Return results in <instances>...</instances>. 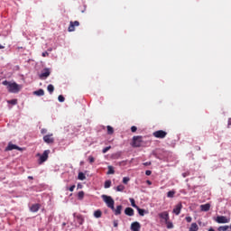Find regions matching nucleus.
<instances>
[{
  "label": "nucleus",
  "instance_id": "24",
  "mask_svg": "<svg viewBox=\"0 0 231 231\" xmlns=\"http://www.w3.org/2000/svg\"><path fill=\"white\" fill-rule=\"evenodd\" d=\"M47 91H49L50 95H51L53 91H55V87H53L51 84L48 85Z\"/></svg>",
  "mask_w": 231,
  "mask_h": 231
},
{
  "label": "nucleus",
  "instance_id": "37",
  "mask_svg": "<svg viewBox=\"0 0 231 231\" xmlns=\"http://www.w3.org/2000/svg\"><path fill=\"white\" fill-rule=\"evenodd\" d=\"M58 100H59V102H64V101L66 100V98H64V96L60 95V96L58 97Z\"/></svg>",
  "mask_w": 231,
  "mask_h": 231
},
{
  "label": "nucleus",
  "instance_id": "45",
  "mask_svg": "<svg viewBox=\"0 0 231 231\" xmlns=\"http://www.w3.org/2000/svg\"><path fill=\"white\" fill-rule=\"evenodd\" d=\"M113 225L116 228V226H118V220H114Z\"/></svg>",
  "mask_w": 231,
  "mask_h": 231
},
{
  "label": "nucleus",
  "instance_id": "51",
  "mask_svg": "<svg viewBox=\"0 0 231 231\" xmlns=\"http://www.w3.org/2000/svg\"><path fill=\"white\" fill-rule=\"evenodd\" d=\"M28 179L29 180H33V177L32 176H29Z\"/></svg>",
  "mask_w": 231,
  "mask_h": 231
},
{
  "label": "nucleus",
  "instance_id": "7",
  "mask_svg": "<svg viewBox=\"0 0 231 231\" xmlns=\"http://www.w3.org/2000/svg\"><path fill=\"white\" fill-rule=\"evenodd\" d=\"M43 142H45V143H54L55 138H53V134L43 136Z\"/></svg>",
  "mask_w": 231,
  "mask_h": 231
},
{
  "label": "nucleus",
  "instance_id": "20",
  "mask_svg": "<svg viewBox=\"0 0 231 231\" xmlns=\"http://www.w3.org/2000/svg\"><path fill=\"white\" fill-rule=\"evenodd\" d=\"M198 230H199V226H198V224L192 223L189 227V231H198Z\"/></svg>",
  "mask_w": 231,
  "mask_h": 231
},
{
  "label": "nucleus",
  "instance_id": "49",
  "mask_svg": "<svg viewBox=\"0 0 231 231\" xmlns=\"http://www.w3.org/2000/svg\"><path fill=\"white\" fill-rule=\"evenodd\" d=\"M0 50H5V46L0 44Z\"/></svg>",
  "mask_w": 231,
  "mask_h": 231
},
{
  "label": "nucleus",
  "instance_id": "26",
  "mask_svg": "<svg viewBox=\"0 0 231 231\" xmlns=\"http://www.w3.org/2000/svg\"><path fill=\"white\" fill-rule=\"evenodd\" d=\"M78 179L80 180V181H84V180H86V175L84 174V172H79L78 175Z\"/></svg>",
  "mask_w": 231,
  "mask_h": 231
},
{
  "label": "nucleus",
  "instance_id": "46",
  "mask_svg": "<svg viewBox=\"0 0 231 231\" xmlns=\"http://www.w3.org/2000/svg\"><path fill=\"white\" fill-rule=\"evenodd\" d=\"M145 174H146V176H151V174H152V171L147 170V171H145Z\"/></svg>",
  "mask_w": 231,
  "mask_h": 231
},
{
  "label": "nucleus",
  "instance_id": "5",
  "mask_svg": "<svg viewBox=\"0 0 231 231\" xmlns=\"http://www.w3.org/2000/svg\"><path fill=\"white\" fill-rule=\"evenodd\" d=\"M153 136L154 138H161L163 139L165 138V136H167V132L163 131V130H158L153 132Z\"/></svg>",
  "mask_w": 231,
  "mask_h": 231
},
{
  "label": "nucleus",
  "instance_id": "28",
  "mask_svg": "<svg viewBox=\"0 0 231 231\" xmlns=\"http://www.w3.org/2000/svg\"><path fill=\"white\" fill-rule=\"evenodd\" d=\"M136 210L138 211L139 216H145V209H142L138 207L136 208Z\"/></svg>",
  "mask_w": 231,
  "mask_h": 231
},
{
  "label": "nucleus",
  "instance_id": "1",
  "mask_svg": "<svg viewBox=\"0 0 231 231\" xmlns=\"http://www.w3.org/2000/svg\"><path fill=\"white\" fill-rule=\"evenodd\" d=\"M3 86H6L9 93H19L23 89V86L17 84L16 82H10L8 80H4L2 82Z\"/></svg>",
  "mask_w": 231,
  "mask_h": 231
},
{
  "label": "nucleus",
  "instance_id": "9",
  "mask_svg": "<svg viewBox=\"0 0 231 231\" xmlns=\"http://www.w3.org/2000/svg\"><path fill=\"white\" fill-rule=\"evenodd\" d=\"M75 26H80V23L79 21L70 22L68 32H75Z\"/></svg>",
  "mask_w": 231,
  "mask_h": 231
},
{
  "label": "nucleus",
  "instance_id": "35",
  "mask_svg": "<svg viewBox=\"0 0 231 231\" xmlns=\"http://www.w3.org/2000/svg\"><path fill=\"white\" fill-rule=\"evenodd\" d=\"M12 106H17V99H11L7 101Z\"/></svg>",
  "mask_w": 231,
  "mask_h": 231
},
{
  "label": "nucleus",
  "instance_id": "21",
  "mask_svg": "<svg viewBox=\"0 0 231 231\" xmlns=\"http://www.w3.org/2000/svg\"><path fill=\"white\" fill-rule=\"evenodd\" d=\"M122 157V152H117L114 154H112V158L113 160H119V158Z\"/></svg>",
  "mask_w": 231,
  "mask_h": 231
},
{
  "label": "nucleus",
  "instance_id": "3",
  "mask_svg": "<svg viewBox=\"0 0 231 231\" xmlns=\"http://www.w3.org/2000/svg\"><path fill=\"white\" fill-rule=\"evenodd\" d=\"M50 152H51L50 150H45L42 155H41V153L37 154V156H40V158L38 160L39 165H42V163H44V162L48 161V158L50 156Z\"/></svg>",
  "mask_w": 231,
  "mask_h": 231
},
{
  "label": "nucleus",
  "instance_id": "25",
  "mask_svg": "<svg viewBox=\"0 0 231 231\" xmlns=\"http://www.w3.org/2000/svg\"><path fill=\"white\" fill-rule=\"evenodd\" d=\"M94 217H102V211L100 209H97L94 212Z\"/></svg>",
  "mask_w": 231,
  "mask_h": 231
},
{
  "label": "nucleus",
  "instance_id": "14",
  "mask_svg": "<svg viewBox=\"0 0 231 231\" xmlns=\"http://www.w3.org/2000/svg\"><path fill=\"white\" fill-rule=\"evenodd\" d=\"M73 216L74 217H76L79 225H84V217H82V215H77V213H74Z\"/></svg>",
  "mask_w": 231,
  "mask_h": 231
},
{
  "label": "nucleus",
  "instance_id": "16",
  "mask_svg": "<svg viewBox=\"0 0 231 231\" xmlns=\"http://www.w3.org/2000/svg\"><path fill=\"white\" fill-rule=\"evenodd\" d=\"M41 208V204H33L31 206L30 210L31 212H39V209Z\"/></svg>",
  "mask_w": 231,
  "mask_h": 231
},
{
  "label": "nucleus",
  "instance_id": "4",
  "mask_svg": "<svg viewBox=\"0 0 231 231\" xmlns=\"http://www.w3.org/2000/svg\"><path fill=\"white\" fill-rule=\"evenodd\" d=\"M132 147H142V136L137 135L133 137Z\"/></svg>",
  "mask_w": 231,
  "mask_h": 231
},
{
  "label": "nucleus",
  "instance_id": "38",
  "mask_svg": "<svg viewBox=\"0 0 231 231\" xmlns=\"http://www.w3.org/2000/svg\"><path fill=\"white\" fill-rule=\"evenodd\" d=\"M110 149H111V146L105 147V148L102 150L103 154H106V152H107V151H109Z\"/></svg>",
  "mask_w": 231,
  "mask_h": 231
},
{
  "label": "nucleus",
  "instance_id": "18",
  "mask_svg": "<svg viewBox=\"0 0 231 231\" xmlns=\"http://www.w3.org/2000/svg\"><path fill=\"white\" fill-rule=\"evenodd\" d=\"M115 216H120L122 214V205H119L116 207V208H114Z\"/></svg>",
  "mask_w": 231,
  "mask_h": 231
},
{
  "label": "nucleus",
  "instance_id": "43",
  "mask_svg": "<svg viewBox=\"0 0 231 231\" xmlns=\"http://www.w3.org/2000/svg\"><path fill=\"white\" fill-rule=\"evenodd\" d=\"M75 185H72V186H70L69 188V190L70 191V192H73V190H75Z\"/></svg>",
  "mask_w": 231,
  "mask_h": 231
},
{
  "label": "nucleus",
  "instance_id": "10",
  "mask_svg": "<svg viewBox=\"0 0 231 231\" xmlns=\"http://www.w3.org/2000/svg\"><path fill=\"white\" fill-rule=\"evenodd\" d=\"M14 149H15L16 151H23V148L13 144L12 143H9L7 147L5 148V151H14Z\"/></svg>",
  "mask_w": 231,
  "mask_h": 231
},
{
  "label": "nucleus",
  "instance_id": "27",
  "mask_svg": "<svg viewBox=\"0 0 231 231\" xmlns=\"http://www.w3.org/2000/svg\"><path fill=\"white\" fill-rule=\"evenodd\" d=\"M106 129H107V134H113V133H115V129H113V126L111 125H107Z\"/></svg>",
  "mask_w": 231,
  "mask_h": 231
},
{
  "label": "nucleus",
  "instance_id": "11",
  "mask_svg": "<svg viewBox=\"0 0 231 231\" xmlns=\"http://www.w3.org/2000/svg\"><path fill=\"white\" fill-rule=\"evenodd\" d=\"M181 208H183V205L181 204V202H180L173 208V214H175L176 216H180V214L181 212Z\"/></svg>",
  "mask_w": 231,
  "mask_h": 231
},
{
  "label": "nucleus",
  "instance_id": "48",
  "mask_svg": "<svg viewBox=\"0 0 231 231\" xmlns=\"http://www.w3.org/2000/svg\"><path fill=\"white\" fill-rule=\"evenodd\" d=\"M230 125H231V117L227 121V127H230Z\"/></svg>",
  "mask_w": 231,
  "mask_h": 231
},
{
  "label": "nucleus",
  "instance_id": "50",
  "mask_svg": "<svg viewBox=\"0 0 231 231\" xmlns=\"http://www.w3.org/2000/svg\"><path fill=\"white\" fill-rule=\"evenodd\" d=\"M148 185H152V182L151 180H147Z\"/></svg>",
  "mask_w": 231,
  "mask_h": 231
},
{
  "label": "nucleus",
  "instance_id": "13",
  "mask_svg": "<svg viewBox=\"0 0 231 231\" xmlns=\"http://www.w3.org/2000/svg\"><path fill=\"white\" fill-rule=\"evenodd\" d=\"M141 228H142V225H140L139 222H133L131 224L132 231H140Z\"/></svg>",
  "mask_w": 231,
  "mask_h": 231
},
{
  "label": "nucleus",
  "instance_id": "17",
  "mask_svg": "<svg viewBox=\"0 0 231 231\" xmlns=\"http://www.w3.org/2000/svg\"><path fill=\"white\" fill-rule=\"evenodd\" d=\"M200 210H202V212H208V210H210V204L207 203V204L201 205Z\"/></svg>",
  "mask_w": 231,
  "mask_h": 231
},
{
  "label": "nucleus",
  "instance_id": "53",
  "mask_svg": "<svg viewBox=\"0 0 231 231\" xmlns=\"http://www.w3.org/2000/svg\"><path fill=\"white\" fill-rule=\"evenodd\" d=\"M229 226V228H230V230H231V225L230 226Z\"/></svg>",
  "mask_w": 231,
  "mask_h": 231
},
{
  "label": "nucleus",
  "instance_id": "12",
  "mask_svg": "<svg viewBox=\"0 0 231 231\" xmlns=\"http://www.w3.org/2000/svg\"><path fill=\"white\" fill-rule=\"evenodd\" d=\"M159 217L164 221V223L168 222L170 219L169 212L164 211L159 214Z\"/></svg>",
  "mask_w": 231,
  "mask_h": 231
},
{
  "label": "nucleus",
  "instance_id": "22",
  "mask_svg": "<svg viewBox=\"0 0 231 231\" xmlns=\"http://www.w3.org/2000/svg\"><path fill=\"white\" fill-rule=\"evenodd\" d=\"M116 192H124L125 190V186L120 184L116 188Z\"/></svg>",
  "mask_w": 231,
  "mask_h": 231
},
{
  "label": "nucleus",
  "instance_id": "34",
  "mask_svg": "<svg viewBox=\"0 0 231 231\" xmlns=\"http://www.w3.org/2000/svg\"><path fill=\"white\" fill-rule=\"evenodd\" d=\"M78 199L80 200L84 199V191H79L78 193Z\"/></svg>",
  "mask_w": 231,
  "mask_h": 231
},
{
  "label": "nucleus",
  "instance_id": "36",
  "mask_svg": "<svg viewBox=\"0 0 231 231\" xmlns=\"http://www.w3.org/2000/svg\"><path fill=\"white\" fill-rule=\"evenodd\" d=\"M130 180L131 179L129 177L123 178V183H125V185H127V183H129Z\"/></svg>",
  "mask_w": 231,
  "mask_h": 231
},
{
  "label": "nucleus",
  "instance_id": "47",
  "mask_svg": "<svg viewBox=\"0 0 231 231\" xmlns=\"http://www.w3.org/2000/svg\"><path fill=\"white\" fill-rule=\"evenodd\" d=\"M143 165H144L145 167H147V166L151 165V162H143Z\"/></svg>",
  "mask_w": 231,
  "mask_h": 231
},
{
  "label": "nucleus",
  "instance_id": "2",
  "mask_svg": "<svg viewBox=\"0 0 231 231\" xmlns=\"http://www.w3.org/2000/svg\"><path fill=\"white\" fill-rule=\"evenodd\" d=\"M101 198L108 208L115 210V199L111 196L102 195Z\"/></svg>",
  "mask_w": 231,
  "mask_h": 231
},
{
  "label": "nucleus",
  "instance_id": "29",
  "mask_svg": "<svg viewBox=\"0 0 231 231\" xmlns=\"http://www.w3.org/2000/svg\"><path fill=\"white\" fill-rule=\"evenodd\" d=\"M165 224H166L167 228H169V229L174 228V224H172V222L168 220L167 222H165Z\"/></svg>",
  "mask_w": 231,
  "mask_h": 231
},
{
  "label": "nucleus",
  "instance_id": "40",
  "mask_svg": "<svg viewBox=\"0 0 231 231\" xmlns=\"http://www.w3.org/2000/svg\"><path fill=\"white\" fill-rule=\"evenodd\" d=\"M137 130H138V128L136 126H132L131 127L132 133H136Z\"/></svg>",
  "mask_w": 231,
  "mask_h": 231
},
{
  "label": "nucleus",
  "instance_id": "52",
  "mask_svg": "<svg viewBox=\"0 0 231 231\" xmlns=\"http://www.w3.org/2000/svg\"><path fill=\"white\" fill-rule=\"evenodd\" d=\"M208 231H216V230H214L212 227H210V228L208 229Z\"/></svg>",
  "mask_w": 231,
  "mask_h": 231
},
{
  "label": "nucleus",
  "instance_id": "19",
  "mask_svg": "<svg viewBox=\"0 0 231 231\" xmlns=\"http://www.w3.org/2000/svg\"><path fill=\"white\" fill-rule=\"evenodd\" d=\"M33 95H36V97H44V89L40 88L33 92Z\"/></svg>",
  "mask_w": 231,
  "mask_h": 231
},
{
  "label": "nucleus",
  "instance_id": "32",
  "mask_svg": "<svg viewBox=\"0 0 231 231\" xmlns=\"http://www.w3.org/2000/svg\"><path fill=\"white\" fill-rule=\"evenodd\" d=\"M107 174H115V168L113 166H108Z\"/></svg>",
  "mask_w": 231,
  "mask_h": 231
},
{
  "label": "nucleus",
  "instance_id": "33",
  "mask_svg": "<svg viewBox=\"0 0 231 231\" xmlns=\"http://www.w3.org/2000/svg\"><path fill=\"white\" fill-rule=\"evenodd\" d=\"M104 187L105 189H109L111 187V180H106Z\"/></svg>",
  "mask_w": 231,
  "mask_h": 231
},
{
  "label": "nucleus",
  "instance_id": "30",
  "mask_svg": "<svg viewBox=\"0 0 231 231\" xmlns=\"http://www.w3.org/2000/svg\"><path fill=\"white\" fill-rule=\"evenodd\" d=\"M176 194V191L171 190L167 193V198H174V195Z\"/></svg>",
  "mask_w": 231,
  "mask_h": 231
},
{
  "label": "nucleus",
  "instance_id": "8",
  "mask_svg": "<svg viewBox=\"0 0 231 231\" xmlns=\"http://www.w3.org/2000/svg\"><path fill=\"white\" fill-rule=\"evenodd\" d=\"M216 221L217 223H219V224L230 223V219L226 218V217L225 216L217 217Z\"/></svg>",
  "mask_w": 231,
  "mask_h": 231
},
{
  "label": "nucleus",
  "instance_id": "41",
  "mask_svg": "<svg viewBox=\"0 0 231 231\" xmlns=\"http://www.w3.org/2000/svg\"><path fill=\"white\" fill-rule=\"evenodd\" d=\"M186 221H187V223H191L192 222V217H186Z\"/></svg>",
  "mask_w": 231,
  "mask_h": 231
},
{
  "label": "nucleus",
  "instance_id": "42",
  "mask_svg": "<svg viewBox=\"0 0 231 231\" xmlns=\"http://www.w3.org/2000/svg\"><path fill=\"white\" fill-rule=\"evenodd\" d=\"M41 133H42V134H46V133H48V130L46 128H42L41 130Z\"/></svg>",
  "mask_w": 231,
  "mask_h": 231
},
{
  "label": "nucleus",
  "instance_id": "31",
  "mask_svg": "<svg viewBox=\"0 0 231 231\" xmlns=\"http://www.w3.org/2000/svg\"><path fill=\"white\" fill-rule=\"evenodd\" d=\"M130 203L134 208H138V206L136 205V202L134 201V199H130Z\"/></svg>",
  "mask_w": 231,
  "mask_h": 231
},
{
  "label": "nucleus",
  "instance_id": "6",
  "mask_svg": "<svg viewBox=\"0 0 231 231\" xmlns=\"http://www.w3.org/2000/svg\"><path fill=\"white\" fill-rule=\"evenodd\" d=\"M51 74L50 71V69H44L43 71L39 75V78L41 80H44L45 79H48V77Z\"/></svg>",
  "mask_w": 231,
  "mask_h": 231
},
{
  "label": "nucleus",
  "instance_id": "39",
  "mask_svg": "<svg viewBox=\"0 0 231 231\" xmlns=\"http://www.w3.org/2000/svg\"><path fill=\"white\" fill-rule=\"evenodd\" d=\"M88 162H89V163H95V157L89 156L88 157Z\"/></svg>",
  "mask_w": 231,
  "mask_h": 231
},
{
  "label": "nucleus",
  "instance_id": "44",
  "mask_svg": "<svg viewBox=\"0 0 231 231\" xmlns=\"http://www.w3.org/2000/svg\"><path fill=\"white\" fill-rule=\"evenodd\" d=\"M50 55V53H48V51H44L42 54V57H48Z\"/></svg>",
  "mask_w": 231,
  "mask_h": 231
},
{
  "label": "nucleus",
  "instance_id": "15",
  "mask_svg": "<svg viewBox=\"0 0 231 231\" xmlns=\"http://www.w3.org/2000/svg\"><path fill=\"white\" fill-rule=\"evenodd\" d=\"M125 216H130V217L134 216V209H133V208H126L125 209Z\"/></svg>",
  "mask_w": 231,
  "mask_h": 231
},
{
  "label": "nucleus",
  "instance_id": "23",
  "mask_svg": "<svg viewBox=\"0 0 231 231\" xmlns=\"http://www.w3.org/2000/svg\"><path fill=\"white\" fill-rule=\"evenodd\" d=\"M218 231H230V226H220L217 228Z\"/></svg>",
  "mask_w": 231,
  "mask_h": 231
}]
</instances>
